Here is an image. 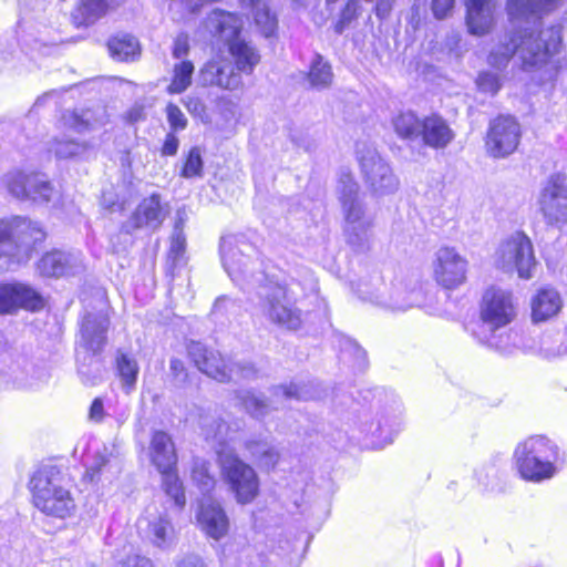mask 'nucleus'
<instances>
[{
  "instance_id": "8",
  "label": "nucleus",
  "mask_w": 567,
  "mask_h": 567,
  "mask_svg": "<svg viewBox=\"0 0 567 567\" xmlns=\"http://www.w3.org/2000/svg\"><path fill=\"white\" fill-rule=\"evenodd\" d=\"M207 29L218 35L228 47L236 70L244 74H251L260 62L257 49L239 37L243 21L234 13L214 10L207 18Z\"/></svg>"
},
{
  "instance_id": "41",
  "label": "nucleus",
  "mask_w": 567,
  "mask_h": 567,
  "mask_svg": "<svg viewBox=\"0 0 567 567\" xmlns=\"http://www.w3.org/2000/svg\"><path fill=\"white\" fill-rule=\"evenodd\" d=\"M195 66L192 61L183 60L174 64L172 81L168 85V92L172 94H181L186 91L193 80Z\"/></svg>"
},
{
  "instance_id": "6",
  "label": "nucleus",
  "mask_w": 567,
  "mask_h": 567,
  "mask_svg": "<svg viewBox=\"0 0 567 567\" xmlns=\"http://www.w3.org/2000/svg\"><path fill=\"white\" fill-rule=\"evenodd\" d=\"M220 256L226 272L243 289L261 286L266 280L260 254L245 235L224 236Z\"/></svg>"
},
{
  "instance_id": "7",
  "label": "nucleus",
  "mask_w": 567,
  "mask_h": 567,
  "mask_svg": "<svg viewBox=\"0 0 567 567\" xmlns=\"http://www.w3.org/2000/svg\"><path fill=\"white\" fill-rule=\"evenodd\" d=\"M559 449L544 435H533L520 442L514 452L517 472L525 481L542 483L558 472Z\"/></svg>"
},
{
  "instance_id": "50",
  "label": "nucleus",
  "mask_w": 567,
  "mask_h": 567,
  "mask_svg": "<svg viewBox=\"0 0 567 567\" xmlns=\"http://www.w3.org/2000/svg\"><path fill=\"white\" fill-rule=\"evenodd\" d=\"M240 308V305L235 300L226 296H221L216 299L212 315L216 318L227 317L236 313Z\"/></svg>"
},
{
  "instance_id": "20",
  "label": "nucleus",
  "mask_w": 567,
  "mask_h": 567,
  "mask_svg": "<svg viewBox=\"0 0 567 567\" xmlns=\"http://www.w3.org/2000/svg\"><path fill=\"white\" fill-rule=\"evenodd\" d=\"M199 76L205 85H214L224 90H236L241 86V75L233 61L224 55H216L200 69Z\"/></svg>"
},
{
  "instance_id": "34",
  "label": "nucleus",
  "mask_w": 567,
  "mask_h": 567,
  "mask_svg": "<svg viewBox=\"0 0 567 567\" xmlns=\"http://www.w3.org/2000/svg\"><path fill=\"white\" fill-rule=\"evenodd\" d=\"M245 8H250L252 18L259 32L269 38L277 30V17L270 12L267 0H240Z\"/></svg>"
},
{
  "instance_id": "37",
  "label": "nucleus",
  "mask_w": 567,
  "mask_h": 567,
  "mask_svg": "<svg viewBox=\"0 0 567 567\" xmlns=\"http://www.w3.org/2000/svg\"><path fill=\"white\" fill-rule=\"evenodd\" d=\"M92 146L87 142L66 137H55L51 145V151L58 158H84L91 152Z\"/></svg>"
},
{
  "instance_id": "23",
  "label": "nucleus",
  "mask_w": 567,
  "mask_h": 567,
  "mask_svg": "<svg viewBox=\"0 0 567 567\" xmlns=\"http://www.w3.org/2000/svg\"><path fill=\"white\" fill-rule=\"evenodd\" d=\"M360 298L371 302L382 305L393 310H408L412 307L420 306L423 302V293L421 288L413 287L408 289L402 284L395 285L392 288L391 295L388 299L383 298L379 292H370L363 289L362 286L358 289Z\"/></svg>"
},
{
  "instance_id": "2",
  "label": "nucleus",
  "mask_w": 567,
  "mask_h": 567,
  "mask_svg": "<svg viewBox=\"0 0 567 567\" xmlns=\"http://www.w3.org/2000/svg\"><path fill=\"white\" fill-rule=\"evenodd\" d=\"M316 281L309 276L305 284L295 278L282 284L262 286L259 291L260 310L271 323L287 330H298L303 322V313L296 306L297 299L306 290H315Z\"/></svg>"
},
{
  "instance_id": "45",
  "label": "nucleus",
  "mask_w": 567,
  "mask_h": 567,
  "mask_svg": "<svg viewBox=\"0 0 567 567\" xmlns=\"http://www.w3.org/2000/svg\"><path fill=\"white\" fill-rule=\"evenodd\" d=\"M116 370L123 385L127 388L134 386L138 374V364L133 355L118 351L116 355Z\"/></svg>"
},
{
  "instance_id": "14",
  "label": "nucleus",
  "mask_w": 567,
  "mask_h": 567,
  "mask_svg": "<svg viewBox=\"0 0 567 567\" xmlns=\"http://www.w3.org/2000/svg\"><path fill=\"white\" fill-rule=\"evenodd\" d=\"M4 183L8 192L19 200L42 205L53 202L58 196V190L40 173L11 172L6 175Z\"/></svg>"
},
{
  "instance_id": "43",
  "label": "nucleus",
  "mask_w": 567,
  "mask_h": 567,
  "mask_svg": "<svg viewBox=\"0 0 567 567\" xmlns=\"http://www.w3.org/2000/svg\"><path fill=\"white\" fill-rule=\"evenodd\" d=\"M240 404L247 413L255 419L265 417L271 410L269 403L264 395L251 391H243L237 394Z\"/></svg>"
},
{
  "instance_id": "53",
  "label": "nucleus",
  "mask_w": 567,
  "mask_h": 567,
  "mask_svg": "<svg viewBox=\"0 0 567 567\" xmlns=\"http://www.w3.org/2000/svg\"><path fill=\"white\" fill-rule=\"evenodd\" d=\"M166 116L169 127L173 132L183 131L186 128L187 118L177 105L169 103L166 106Z\"/></svg>"
},
{
  "instance_id": "24",
  "label": "nucleus",
  "mask_w": 567,
  "mask_h": 567,
  "mask_svg": "<svg viewBox=\"0 0 567 567\" xmlns=\"http://www.w3.org/2000/svg\"><path fill=\"white\" fill-rule=\"evenodd\" d=\"M137 528L143 538L158 548H168L174 543V528L165 514L147 512L138 519Z\"/></svg>"
},
{
  "instance_id": "39",
  "label": "nucleus",
  "mask_w": 567,
  "mask_h": 567,
  "mask_svg": "<svg viewBox=\"0 0 567 567\" xmlns=\"http://www.w3.org/2000/svg\"><path fill=\"white\" fill-rule=\"evenodd\" d=\"M121 472V464L117 458L107 457L96 453L93 462L87 467V475L91 481L111 480Z\"/></svg>"
},
{
  "instance_id": "25",
  "label": "nucleus",
  "mask_w": 567,
  "mask_h": 567,
  "mask_svg": "<svg viewBox=\"0 0 567 567\" xmlns=\"http://www.w3.org/2000/svg\"><path fill=\"white\" fill-rule=\"evenodd\" d=\"M82 268L79 254L53 250L44 254L38 261V270L44 277L74 275Z\"/></svg>"
},
{
  "instance_id": "56",
  "label": "nucleus",
  "mask_w": 567,
  "mask_h": 567,
  "mask_svg": "<svg viewBox=\"0 0 567 567\" xmlns=\"http://www.w3.org/2000/svg\"><path fill=\"white\" fill-rule=\"evenodd\" d=\"M178 146L179 140L175 135V132L172 131L166 134L161 153L163 156H174L178 151Z\"/></svg>"
},
{
  "instance_id": "57",
  "label": "nucleus",
  "mask_w": 567,
  "mask_h": 567,
  "mask_svg": "<svg viewBox=\"0 0 567 567\" xmlns=\"http://www.w3.org/2000/svg\"><path fill=\"white\" fill-rule=\"evenodd\" d=\"M454 0H433L432 10L437 19H444L453 9Z\"/></svg>"
},
{
  "instance_id": "26",
  "label": "nucleus",
  "mask_w": 567,
  "mask_h": 567,
  "mask_svg": "<svg viewBox=\"0 0 567 567\" xmlns=\"http://www.w3.org/2000/svg\"><path fill=\"white\" fill-rule=\"evenodd\" d=\"M110 320L106 313H87L81 326V346L93 354L101 352L106 343Z\"/></svg>"
},
{
  "instance_id": "42",
  "label": "nucleus",
  "mask_w": 567,
  "mask_h": 567,
  "mask_svg": "<svg viewBox=\"0 0 567 567\" xmlns=\"http://www.w3.org/2000/svg\"><path fill=\"white\" fill-rule=\"evenodd\" d=\"M61 121L65 128L72 130L76 133L92 131L97 124H100L97 120L93 117V113L90 110L82 111L81 113L76 111H66L63 113Z\"/></svg>"
},
{
  "instance_id": "28",
  "label": "nucleus",
  "mask_w": 567,
  "mask_h": 567,
  "mask_svg": "<svg viewBox=\"0 0 567 567\" xmlns=\"http://www.w3.org/2000/svg\"><path fill=\"white\" fill-rule=\"evenodd\" d=\"M165 214L161 204L158 195H152L144 198L137 206L132 217L123 225L126 233H131L141 227H148L152 229L158 228Z\"/></svg>"
},
{
  "instance_id": "17",
  "label": "nucleus",
  "mask_w": 567,
  "mask_h": 567,
  "mask_svg": "<svg viewBox=\"0 0 567 567\" xmlns=\"http://www.w3.org/2000/svg\"><path fill=\"white\" fill-rule=\"evenodd\" d=\"M468 261L453 247H441L435 252L433 274L436 282L445 289H456L467 278Z\"/></svg>"
},
{
  "instance_id": "54",
  "label": "nucleus",
  "mask_w": 567,
  "mask_h": 567,
  "mask_svg": "<svg viewBox=\"0 0 567 567\" xmlns=\"http://www.w3.org/2000/svg\"><path fill=\"white\" fill-rule=\"evenodd\" d=\"M341 351L342 353H349L350 355H353L359 368L364 367L367 353L354 340L348 337L342 338Z\"/></svg>"
},
{
  "instance_id": "63",
  "label": "nucleus",
  "mask_w": 567,
  "mask_h": 567,
  "mask_svg": "<svg viewBox=\"0 0 567 567\" xmlns=\"http://www.w3.org/2000/svg\"><path fill=\"white\" fill-rule=\"evenodd\" d=\"M171 370L177 375L178 373L183 372L184 364L179 359H172L171 360Z\"/></svg>"
},
{
  "instance_id": "1",
  "label": "nucleus",
  "mask_w": 567,
  "mask_h": 567,
  "mask_svg": "<svg viewBox=\"0 0 567 567\" xmlns=\"http://www.w3.org/2000/svg\"><path fill=\"white\" fill-rule=\"evenodd\" d=\"M561 44V27L551 25L539 31L535 38L527 29L524 33H506L491 50L487 62L502 70L507 66L514 53H518L525 68L540 66L549 62Z\"/></svg>"
},
{
  "instance_id": "46",
  "label": "nucleus",
  "mask_w": 567,
  "mask_h": 567,
  "mask_svg": "<svg viewBox=\"0 0 567 567\" xmlns=\"http://www.w3.org/2000/svg\"><path fill=\"white\" fill-rule=\"evenodd\" d=\"M394 421H384V424L381 420H378L377 422H371L370 424L364 425V432L368 435H371L375 441L372 442V445L374 447H383L384 445L392 442V432H393V425Z\"/></svg>"
},
{
  "instance_id": "64",
  "label": "nucleus",
  "mask_w": 567,
  "mask_h": 567,
  "mask_svg": "<svg viewBox=\"0 0 567 567\" xmlns=\"http://www.w3.org/2000/svg\"><path fill=\"white\" fill-rule=\"evenodd\" d=\"M250 456L257 462L261 456V453L265 451L262 447H245Z\"/></svg>"
},
{
  "instance_id": "44",
  "label": "nucleus",
  "mask_w": 567,
  "mask_h": 567,
  "mask_svg": "<svg viewBox=\"0 0 567 567\" xmlns=\"http://www.w3.org/2000/svg\"><path fill=\"white\" fill-rule=\"evenodd\" d=\"M312 87L318 90L328 87L333 79L331 65L323 61L321 55H316L308 74Z\"/></svg>"
},
{
  "instance_id": "5",
  "label": "nucleus",
  "mask_w": 567,
  "mask_h": 567,
  "mask_svg": "<svg viewBox=\"0 0 567 567\" xmlns=\"http://www.w3.org/2000/svg\"><path fill=\"white\" fill-rule=\"evenodd\" d=\"M338 192L344 218L346 241L355 252H367L373 241V217L365 208L359 185L350 174H342Z\"/></svg>"
},
{
  "instance_id": "13",
  "label": "nucleus",
  "mask_w": 567,
  "mask_h": 567,
  "mask_svg": "<svg viewBox=\"0 0 567 567\" xmlns=\"http://www.w3.org/2000/svg\"><path fill=\"white\" fill-rule=\"evenodd\" d=\"M494 261L505 272L516 271L522 279H530L537 264L533 244L522 231L512 234L499 244Z\"/></svg>"
},
{
  "instance_id": "4",
  "label": "nucleus",
  "mask_w": 567,
  "mask_h": 567,
  "mask_svg": "<svg viewBox=\"0 0 567 567\" xmlns=\"http://www.w3.org/2000/svg\"><path fill=\"white\" fill-rule=\"evenodd\" d=\"M32 503L42 514L65 519L76 508L70 484L62 471L54 465L39 467L30 478Z\"/></svg>"
},
{
  "instance_id": "19",
  "label": "nucleus",
  "mask_w": 567,
  "mask_h": 567,
  "mask_svg": "<svg viewBox=\"0 0 567 567\" xmlns=\"http://www.w3.org/2000/svg\"><path fill=\"white\" fill-rule=\"evenodd\" d=\"M43 307L42 296L30 285L20 281L0 284V315H12L19 309L38 311Z\"/></svg>"
},
{
  "instance_id": "62",
  "label": "nucleus",
  "mask_w": 567,
  "mask_h": 567,
  "mask_svg": "<svg viewBox=\"0 0 567 567\" xmlns=\"http://www.w3.org/2000/svg\"><path fill=\"white\" fill-rule=\"evenodd\" d=\"M187 110L194 114H200L204 111V104L196 97H187L185 103Z\"/></svg>"
},
{
  "instance_id": "32",
  "label": "nucleus",
  "mask_w": 567,
  "mask_h": 567,
  "mask_svg": "<svg viewBox=\"0 0 567 567\" xmlns=\"http://www.w3.org/2000/svg\"><path fill=\"white\" fill-rule=\"evenodd\" d=\"M50 378L45 365L29 363L16 373L13 384L19 390L38 391L49 383Z\"/></svg>"
},
{
  "instance_id": "38",
  "label": "nucleus",
  "mask_w": 567,
  "mask_h": 567,
  "mask_svg": "<svg viewBox=\"0 0 567 567\" xmlns=\"http://www.w3.org/2000/svg\"><path fill=\"white\" fill-rule=\"evenodd\" d=\"M393 128L399 137L408 141L420 138L422 120L413 112H402L392 121Z\"/></svg>"
},
{
  "instance_id": "58",
  "label": "nucleus",
  "mask_w": 567,
  "mask_h": 567,
  "mask_svg": "<svg viewBox=\"0 0 567 567\" xmlns=\"http://www.w3.org/2000/svg\"><path fill=\"white\" fill-rule=\"evenodd\" d=\"M105 415L104 403L101 398H95L90 406L89 419L93 422L100 423Z\"/></svg>"
},
{
  "instance_id": "48",
  "label": "nucleus",
  "mask_w": 567,
  "mask_h": 567,
  "mask_svg": "<svg viewBox=\"0 0 567 567\" xmlns=\"http://www.w3.org/2000/svg\"><path fill=\"white\" fill-rule=\"evenodd\" d=\"M245 447H262L265 451L257 461L258 465L266 468H274L280 458L278 449L267 440H247Z\"/></svg>"
},
{
  "instance_id": "12",
  "label": "nucleus",
  "mask_w": 567,
  "mask_h": 567,
  "mask_svg": "<svg viewBox=\"0 0 567 567\" xmlns=\"http://www.w3.org/2000/svg\"><path fill=\"white\" fill-rule=\"evenodd\" d=\"M218 462L224 481L234 493L237 503L249 504L259 493V480L255 470L235 452H218Z\"/></svg>"
},
{
  "instance_id": "31",
  "label": "nucleus",
  "mask_w": 567,
  "mask_h": 567,
  "mask_svg": "<svg viewBox=\"0 0 567 567\" xmlns=\"http://www.w3.org/2000/svg\"><path fill=\"white\" fill-rule=\"evenodd\" d=\"M563 307L559 292L551 287L540 288L532 299V318L542 322L555 317Z\"/></svg>"
},
{
  "instance_id": "49",
  "label": "nucleus",
  "mask_w": 567,
  "mask_h": 567,
  "mask_svg": "<svg viewBox=\"0 0 567 567\" xmlns=\"http://www.w3.org/2000/svg\"><path fill=\"white\" fill-rule=\"evenodd\" d=\"M203 159L199 147L195 146L190 148L184 167L182 169V176L184 178L202 177L203 175Z\"/></svg>"
},
{
  "instance_id": "55",
  "label": "nucleus",
  "mask_w": 567,
  "mask_h": 567,
  "mask_svg": "<svg viewBox=\"0 0 567 567\" xmlns=\"http://www.w3.org/2000/svg\"><path fill=\"white\" fill-rule=\"evenodd\" d=\"M189 52V40L186 33H179L173 43L172 54L175 59H183Z\"/></svg>"
},
{
  "instance_id": "21",
  "label": "nucleus",
  "mask_w": 567,
  "mask_h": 567,
  "mask_svg": "<svg viewBox=\"0 0 567 567\" xmlns=\"http://www.w3.org/2000/svg\"><path fill=\"white\" fill-rule=\"evenodd\" d=\"M466 25L473 35L488 34L496 24L498 12L497 0H465Z\"/></svg>"
},
{
  "instance_id": "61",
  "label": "nucleus",
  "mask_w": 567,
  "mask_h": 567,
  "mask_svg": "<svg viewBox=\"0 0 567 567\" xmlns=\"http://www.w3.org/2000/svg\"><path fill=\"white\" fill-rule=\"evenodd\" d=\"M122 567H154L150 558L143 556L128 557Z\"/></svg>"
},
{
  "instance_id": "59",
  "label": "nucleus",
  "mask_w": 567,
  "mask_h": 567,
  "mask_svg": "<svg viewBox=\"0 0 567 567\" xmlns=\"http://www.w3.org/2000/svg\"><path fill=\"white\" fill-rule=\"evenodd\" d=\"M92 363H94L95 365V369H94V375L92 377H87L86 374V371L84 370V365H80L79 367V373L80 375L82 377V381L85 383V384H90V385H93L96 383V381L100 379V362L97 360H93L91 359Z\"/></svg>"
},
{
  "instance_id": "35",
  "label": "nucleus",
  "mask_w": 567,
  "mask_h": 567,
  "mask_svg": "<svg viewBox=\"0 0 567 567\" xmlns=\"http://www.w3.org/2000/svg\"><path fill=\"white\" fill-rule=\"evenodd\" d=\"M111 0H80L72 13L74 23L91 25L104 17L110 8Z\"/></svg>"
},
{
  "instance_id": "15",
  "label": "nucleus",
  "mask_w": 567,
  "mask_h": 567,
  "mask_svg": "<svg viewBox=\"0 0 567 567\" xmlns=\"http://www.w3.org/2000/svg\"><path fill=\"white\" fill-rule=\"evenodd\" d=\"M538 205L547 225L561 228L567 224V176L551 175L540 190Z\"/></svg>"
},
{
  "instance_id": "29",
  "label": "nucleus",
  "mask_w": 567,
  "mask_h": 567,
  "mask_svg": "<svg viewBox=\"0 0 567 567\" xmlns=\"http://www.w3.org/2000/svg\"><path fill=\"white\" fill-rule=\"evenodd\" d=\"M455 137L446 120L437 114L422 118L420 138L423 144L435 150L445 148Z\"/></svg>"
},
{
  "instance_id": "27",
  "label": "nucleus",
  "mask_w": 567,
  "mask_h": 567,
  "mask_svg": "<svg viewBox=\"0 0 567 567\" xmlns=\"http://www.w3.org/2000/svg\"><path fill=\"white\" fill-rule=\"evenodd\" d=\"M197 519L205 534L215 540H219L228 532L229 522L224 508L210 498L200 503Z\"/></svg>"
},
{
  "instance_id": "36",
  "label": "nucleus",
  "mask_w": 567,
  "mask_h": 567,
  "mask_svg": "<svg viewBox=\"0 0 567 567\" xmlns=\"http://www.w3.org/2000/svg\"><path fill=\"white\" fill-rule=\"evenodd\" d=\"M111 56L117 61H133L140 55V44L133 35L123 33L107 42Z\"/></svg>"
},
{
  "instance_id": "10",
  "label": "nucleus",
  "mask_w": 567,
  "mask_h": 567,
  "mask_svg": "<svg viewBox=\"0 0 567 567\" xmlns=\"http://www.w3.org/2000/svg\"><path fill=\"white\" fill-rule=\"evenodd\" d=\"M187 351L198 370L219 382L251 380L257 377L258 372L252 363L226 361L219 352L207 349L200 342L192 341Z\"/></svg>"
},
{
  "instance_id": "51",
  "label": "nucleus",
  "mask_w": 567,
  "mask_h": 567,
  "mask_svg": "<svg viewBox=\"0 0 567 567\" xmlns=\"http://www.w3.org/2000/svg\"><path fill=\"white\" fill-rule=\"evenodd\" d=\"M476 85L480 91L492 95L496 94L501 89L498 75L488 71H484L478 74Z\"/></svg>"
},
{
  "instance_id": "30",
  "label": "nucleus",
  "mask_w": 567,
  "mask_h": 567,
  "mask_svg": "<svg viewBox=\"0 0 567 567\" xmlns=\"http://www.w3.org/2000/svg\"><path fill=\"white\" fill-rule=\"evenodd\" d=\"M559 0H507L506 10L512 23L536 21L540 13L551 11Z\"/></svg>"
},
{
  "instance_id": "11",
  "label": "nucleus",
  "mask_w": 567,
  "mask_h": 567,
  "mask_svg": "<svg viewBox=\"0 0 567 567\" xmlns=\"http://www.w3.org/2000/svg\"><path fill=\"white\" fill-rule=\"evenodd\" d=\"M151 462L162 474L163 488L178 507L186 503L183 483L176 473L177 454L169 434L155 431L152 434L150 451Z\"/></svg>"
},
{
  "instance_id": "22",
  "label": "nucleus",
  "mask_w": 567,
  "mask_h": 567,
  "mask_svg": "<svg viewBox=\"0 0 567 567\" xmlns=\"http://www.w3.org/2000/svg\"><path fill=\"white\" fill-rule=\"evenodd\" d=\"M202 435L207 442L213 444V447L218 454L219 451L235 452L230 446L238 439L241 425L235 422L234 425L227 424L220 419L205 415L200 417Z\"/></svg>"
},
{
  "instance_id": "47",
  "label": "nucleus",
  "mask_w": 567,
  "mask_h": 567,
  "mask_svg": "<svg viewBox=\"0 0 567 567\" xmlns=\"http://www.w3.org/2000/svg\"><path fill=\"white\" fill-rule=\"evenodd\" d=\"M274 394L276 396H282L285 399H295L299 401L317 399V394L311 384L290 383L288 385H279L275 389Z\"/></svg>"
},
{
  "instance_id": "60",
  "label": "nucleus",
  "mask_w": 567,
  "mask_h": 567,
  "mask_svg": "<svg viewBox=\"0 0 567 567\" xmlns=\"http://www.w3.org/2000/svg\"><path fill=\"white\" fill-rule=\"evenodd\" d=\"M176 567H207V565L199 556L187 555L177 563Z\"/></svg>"
},
{
  "instance_id": "40",
  "label": "nucleus",
  "mask_w": 567,
  "mask_h": 567,
  "mask_svg": "<svg viewBox=\"0 0 567 567\" xmlns=\"http://www.w3.org/2000/svg\"><path fill=\"white\" fill-rule=\"evenodd\" d=\"M190 477L203 494L209 493L215 487L216 480L212 473V464L203 458L193 460Z\"/></svg>"
},
{
  "instance_id": "52",
  "label": "nucleus",
  "mask_w": 567,
  "mask_h": 567,
  "mask_svg": "<svg viewBox=\"0 0 567 567\" xmlns=\"http://www.w3.org/2000/svg\"><path fill=\"white\" fill-rule=\"evenodd\" d=\"M358 14V0H349L334 24V31L341 34Z\"/></svg>"
},
{
  "instance_id": "33",
  "label": "nucleus",
  "mask_w": 567,
  "mask_h": 567,
  "mask_svg": "<svg viewBox=\"0 0 567 567\" xmlns=\"http://www.w3.org/2000/svg\"><path fill=\"white\" fill-rule=\"evenodd\" d=\"M184 228V217L181 212L177 213V220L175 223L174 231L171 238V246L168 250V270L171 271V276L174 278V271L185 266L186 264V238L183 233Z\"/></svg>"
},
{
  "instance_id": "16",
  "label": "nucleus",
  "mask_w": 567,
  "mask_h": 567,
  "mask_svg": "<svg viewBox=\"0 0 567 567\" xmlns=\"http://www.w3.org/2000/svg\"><path fill=\"white\" fill-rule=\"evenodd\" d=\"M359 162L364 181L373 193L386 195L398 190V177L374 148L360 152Z\"/></svg>"
},
{
  "instance_id": "3",
  "label": "nucleus",
  "mask_w": 567,
  "mask_h": 567,
  "mask_svg": "<svg viewBox=\"0 0 567 567\" xmlns=\"http://www.w3.org/2000/svg\"><path fill=\"white\" fill-rule=\"evenodd\" d=\"M480 317L482 331L475 332L480 342L502 353H509L512 349L511 334L507 332L497 334V331L509 324L516 317L513 293L499 287L486 289L480 306Z\"/></svg>"
},
{
  "instance_id": "9",
  "label": "nucleus",
  "mask_w": 567,
  "mask_h": 567,
  "mask_svg": "<svg viewBox=\"0 0 567 567\" xmlns=\"http://www.w3.org/2000/svg\"><path fill=\"white\" fill-rule=\"evenodd\" d=\"M44 236L39 224L28 218L16 216L0 219V259L8 265L29 261L34 246Z\"/></svg>"
},
{
  "instance_id": "18",
  "label": "nucleus",
  "mask_w": 567,
  "mask_h": 567,
  "mask_svg": "<svg viewBox=\"0 0 567 567\" xmlns=\"http://www.w3.org/2000/svg\"><path fill=\"white\" fill-rule=\"evenodd\" d=\"M520 127L518 122L509 115H502L489 124L486 136L487 153L494 158L511 155L518 146Z\"/></svg>"
}]
</instances>
